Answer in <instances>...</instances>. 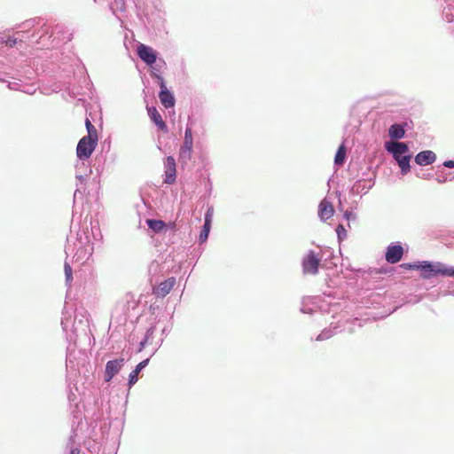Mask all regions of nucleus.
Instances as JSON below:
<instances>
[{
    "label": "nucleus",
    "mask_w": 454,
    "mask_h": 454,
    "mask_svg": "<svg viewBox=\"0 0 454 454\" xmlns=\"http://www.w3.org/2000/svg\"><path fill=\"white\" fill-rule=\"evenodd\" d=\"M98 137L85 136L80 139L76 147V155L80 160L90 157L98 145Z\"/></svg>",
    "instance_id": "nucleus-1"
},
{
    "label": "nucleus",
    "mask_w": 454,
    "mask_h": 454,
    "mask_svg": "<svg viewBox=\"0 0 454 454\" xmlns=\"http://www.w3.org/2000/svg\"><path fill=\"white\" fill-rule=\"evenodd\" d=\"M192 132L191 128H187L184 132V144L179 151V160L183 163H186L192 158Z\"/></svg>",
    "instance_id": "nucleus-2"
},
{
    "label": "nucleus",
    "mask_w": 454,
    "mask_h": 454,
    "mask_svg": "<svg viewBox=\"0 0 454 454\" xmlns=\"http://www.w3.org/2000/svg\"><path fill=\"white\" fill-rule=\"evenodd\" d=\"M320 262L321 256L317 254L314 251H309L302 260L303 272L305 274H317Z\"/></svg>",
    "instance_id": "nucleus-3"
},
{
    "label": "nucleus",
    "mask_w": 454,
    "mask_h": 454,
    "mask_svg": "<svg viewBox=\"0 0 454 454\" xmlns=\"http://www.w3.org/2000/svg\"><path fill=\"white\" fill-rule=\"evenodd\" d=\"M124 358H119L115 360H110L106 363L105 371V380L106 382H109L114 377V375H116L121 371L124 365Z\"/></svg>",
    "instance_id": "nucleus-4"
},
{
    "label": "nucleus",
    "mask_w": 454,
    "mask_h": 454,
    "mask_svg": "<svg viewBox=\"0 0 454 454\" xmlns=\"http://www.w3.org/2000/svg\"><path fill=\"white\" fill-rule=\"evenodd\" d=\"M164 167H165V179L164 183L168 184H172L176 181V160L174 157L168 156L164 161Z\"/></svg>",
    "instance_id": "nucleus-5"
},
{
    "label": "nucleus",
    "mask_w": 454,
    "mask_h": 454,
    "mask_svg": "<svg viewBox=\"0 0 454 454\" xmlns=\"http://www.w3.org/2000/svg\"><path fill=\"white\" fill-rule=\"evenodd\" d=\"M176 285L175 278H168L162 281L158 286L153 287V294L156 297L163 298L167 296Z\"/></svg>",
    "instance_id": "nucleus-6"
},
{
    "label": "nucleus",
    "mask_w": 454,
    "mask_h": 454,
    "mask_svg": "<svg viewBox=\"0 0 454 454\" xmlns=\"http://www.w3.org/2000/svg\"><path fill=\"white\" fill-rule=\"evenodd\" d=\"M160 91L159 94V98L160 103L164 106L166 108H170L175 106V98L173 94L168 90L164 81L160 79Z\"/></svg>",
    "instance_id": "nucleus-7"
},
{
    "label": "nucleus",
    "mask_w": 454,
    "mask_h": 454,
    "mask_svg": "<svg viewBox=\"0 0 454 454\" xmlns=\"http://www.w3.org/2000/svg\"><path fill=\"white\" fill-rule=\"evenodd\" d=\"M403 255V248L400 245H392L387 248L385 258L389 263H396L401 261Z\"/></svg>",
    "instance_id": "nucleus-8"
},
{
    "label": "nucleus",
    "mask_w": 454,
    "mask_h": 454,
    "mask_svg": "<svg viewBox=\"0 0 454 454\" xmlns=\"http://www.w3.org/2000/svg\"><path fill=\"white\" fill-rule=\"evenodd\" d=\"M137 55L147 65L154 64L157 59L156 53L153 51V49L145 44H140L138 46Z\"/></svg>",
    "instance_id": "nucleus-9"
},
{
    "label": "nucleus",
    "mask_w": 454,
    "mask_h": 454,
    "mask_svg": "<svg viewBox=\"0 0 454 454\" xmlns=\"http://www.w3.org/2000/svg\"><path fill=\"white\" fill-rule=\"evenodd\" d=\"M386 149L391 153L394 158H400L408 153L409 148L405 143L403 142H389L386 144Z\"/></svg>",
    "instance_id": "nucleus-10"
},
{
    "label": "nucleus",
    "mask_w": 454,
    "mask_h": 454,
    "mask_svg": "<svg viewBox=\"0 0 454 454\" xmlns=\"http://www.w3.org/2000/svg\"><path fill=\"white\" fill-rule=\"evenodd\" d=\"M435 160V153L430 150L422 151L415 156V162L420 166L432 164Z\"/></svg>",
    "instance_id": "nucleus-11"
},
{
    "label": "nucleus",
    "mask_w": 454,
    "mask_h": 454,
    "mask_svg": "<svg viewBox=\"0 0 454 454\" xmlns=\"http://www.w3.org/2000/svg\"><path fill=\"white\" fill-rule=\"evenodd\" d=\"M333 213H334V208H333V204L326 200H323L319 204V210H318L319 217L322 220H327L333 215Z\"/></svg>",
    "instance_id": "nucleus-12"
},
{
    "label": "nucleus",
    "mask_w": 454,
    "mask_h": 454,
    "mask_svg": "<svg viewBox=\"0 0 454 454\" xmlns=\"http://www.w3.org/2000/svg\"><path fill=\"white\" fill-rule=\"evenodd\" d=\"M147 111L151 120L158 126V128L163 132H167V125L165 121L162 120V117L159 111L155 107H148Z\"/></svg>",
    "instance_id": "nucleus-13"
},
{
    "label": "nucleus",
    "mask_w": 454,
    "mask_h": 454,
    "mask_svg": "<svg viewBox=\"0 0 454 454\" xmlns=\"http://www.w3.org/2000/svg\"><path fill=\"white\" fill-rule=\"evenodd\" d=\"M420 268L418 270H421V277L423 278H430L431 277L437 275V266L433 265L428 262H419Z\"/></svg>",
    "instance_id": "nucleus-14"
},
{
    "label": "nucleus",
    "mask_w": 454,
    "mask_h": 454,
    "mask_svg": "<svg viewBox=\"0 0 454 454\" xmlns=\"http://www.w3.org/2000/svg\"><path fill=\"white\" fill-rule=\"evenodd\" d=\"M149 359H145L140 362L136 369L130 372L129 377V387H131L138 380V374L142 369H144L148 364Z\"/></svg>",
    "instance_id": "nucleus-15"
},
{
    "label": "nucleus",
    "mask_w": 454,
    "mask_h": 454,
    "mask_svg": "<svg viewBox=\"0 0 454 454\" xmlns=\"http://www.w3.org/2000/svg\"><path fill=\"white\" fill-rule=\"evenodd\" d=\"M388 134L391 138L400 139L405 135L404 126L401 124H393L388 129Z\"/></svg>",
    "instance_id": "nucleus-16"
},
{
    "label": "nucleus",
    "mask_w": 454,
    "mask_h": 454,
    "mask_svg": "<svg viewBox=\"0 0 454 454\" xmlns=\"http://www.w3.org/2000/svg\"><path fill=\"white\" fill-rule=\"evenodd\" d=\"M148 227L155 233H160L166 228V223L162 220L147 219Z\"/></svg>",
    "instance_id": "nucleus-17"
},
{
    "label": "nucleus",
    "mask_w": 454,
    "mask_h": 454,
    "mask_svg": "<svg viewBox=\"0 0 454 454\" xmlns=\"http://www.w3.org/2000/svg\"><path fill=\"white\" fill-rule=\"evenodd\" d=\"M411 158V155H404L401 156L400 158H395L399 167L401 168L402 173L403 175L407 174L410 171Z\"/></svg>",
    "instance_id": "nucleus-18"
},
{
    "label": "nucleus",
    "mask_w": 454,
    "mask_h": 454,
    "mask_svg": "<svg viewBox=\"0 0 454 454\" xmlns=\"http://www.w3.org/2000/svg\"><path fill=\"white\" fill-rule=\"evenodd\" d=\"M346 158V147L344 145H340L337 150L334 158V163L337 165H342Z\"/></svg>",
    "instance_id": "nucleus-19"
},
{
    "label": "nucleus",
    "mask_w": 454,
    "mask_h": 454,
    "mask_svg": "<svg viewBox=\"0 0 454 454\" xmlns=\"http://www.w3.org/2000/svg\"><path fill=\"white\" fill-rule=\"evenodd\" d=\"M210 229H211L210 223H204L203 230L201 231L200 237H199V240L200 243H204L207 239Z\"/></svg>",
    "instance_id": "nucleus-20"
},
{
    "label": "nucleus",
    "mask_w": 454,
    "mask_h": 454,
    "mask_svg": "<svg viewBox=\"0 0 454 454\" xmlns=\"http://www.w3.org/2000/svg\"><path fill=\"white\" fill-rule=\"evenodd\" d=\"M85 126H86V129H87V131H88V135L87 136L98 137L97 129H96L95 126L91 123V121L89 119H86Z\"/></svg>",
    "instance_id": "nucleus-21"
},
{
    "label": "nucleus",
    "mask_w": 454,
    "mask_h": 454,
    "mask_svg": "<svg viewBox=\"0 0 454 454\" xmlns=\"http://www.w3.org/2000/svg\"><path fill=\"white\" fill-rule=\"evenodd\" d=\"M441 274L443 276L453 277L454 269L453 268H442L441 266H437V275Z\"/></svg>",
    "instance_id": "nucleus-22"
},
{
    "label": "nucleus",
    "mask_w": 454,
    "mask_h": 454,
    "mask_svg": "<svg viewBox=\"0 0 454 454\" xmlns=\"http://www.w3.org/2000/svg\"><path fill=\"white\" fill-rule=\"evenodd\" d=\"M336 232H337L338 238L340 239H344L346 237V235H347V231H346V229L344 228V226L342 224H339L337 226Z\"/></svg>",
    "instance_id": "nucleus-23"
},
{
    "label": "nucleus",
    "mask_w": 454,
    "mask_h": 454,
    "mask_svg": "<svg viewBox=\"0 0 454 454\" xmlns=\"http://www.w3.org/2000/svg\"><path fill=\"white\" fill-rule=\"evenodd\" d=\"M64 270H65L67 281L70 282L73 279L72 268L68 263H66L64 266Z\"/></svg>",
    "instance_id": "nucleus-24"
},
{
    "label": "nucleus",
    "mask_w": 454,
    "mask_h": 454,
    "mask_svg": "<svg viewBox=\"0 0 454 454\" xmlns=\"http://www.w3.org/2000/svg\"><path fill=\"white\" fill-rule=\"evenodd\" d=\"M400 267L404 270H414V269L420 268V266L419 265V262L418 263H402L400 265Z\"/></svg>",
    "instance_id": "nucleus-25"
},
{
    "label": "nucleus",
    "mask_w": 454,
    "mask_h": 454,
    "mask_svg": "<svg viewBox=\"0 0 454 454\" xmlns=\"http://www.w3.org/2000/svg\"><path fill=\"white\" fill-rule=\"evenodd\" d=\"M212 217H213V208H208L206 213V215H205V223H208L211 224Z\"/></svg>",
    "instance_id": "nucleus-26"
},
{
    "label": "nucleus",
    "mask_w": 454,
    "mask_h": 454,
    "mask_svg": "<svg viewBox=\"0 0 454 454\" xmlns=\"http://www.w3.org/2000/svg\"><path fill=\"white\" fill-rule=\"evenodd\" d=\"M17 43V39L15 38H9L6 42H5V44L6 46L8 47H13L15 46Z\"/></svg>",
    "instance_id": "nucleus-27"
},
{
    "label": "nucleus",
    "mask_w": 454,
    "mask_h": 454,
    "mask_svg": "<svg viewBox=\"0 0 454 454\" xmlns=\"http://www.w3.org/2000/svg\"><path fill=\"white\" fill-rule=\"evenodd\" d=\"M443 165L447 168H454V160H446V161H444Z\"/></svg>",
    "instance_id": "nucleus-28"
},
{
    "label": "nucleus",
    "mask_w": 454,
    "mask_h": 454,
    "mask_svg": "<svg viewBox=\"0 0 454 454\" xmlns=\"http://www.w3.org/2000/svg\"><path fill=\"white\" fill-rule=\"evenodd\" d=\"M69 454H80V450L79 449H73Z\"/></svg>",
    "instance_id": "nucleus-29"
}]
</instances>
